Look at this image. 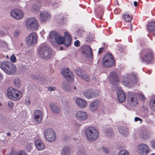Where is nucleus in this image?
<instances>
[{
	"instance_id": "1",
	"label": "nucleus",
	"mask_w": 155,
	"mask_h": 155,
	"mask_svg": "<svg viewBox=\"0 0 155 155\" xmlns=\"http://www.w3.org/2000/svg\"><path fill=\"white\" fill-rule=\"evenodd\" d=\"M141 55V61L147 64L151 63L153 59V55L151 50H143L140 53Z\"/></svg>"
},
{
	"instance_id": "2",
	"label": "nucleus",
	"mask_w": 155,
	"mask_h": 155,
	"mask_svg": "<svg viewBox=\"0 0 155 155\" xmlns=\"http://www.w3.org/2000/svg\"><path fill=\"white\" fill-rule=\"evenodd\" d=\"M1 68L5 72L9 74H13L16 71L15 65L10 61L2 62L1 64Z\"/></svg>"
},
{
	"instance_id": "3",
	"label": "nucleus",
	"mask_w": 155,
	"mask_h": 155,
	"mask_svg": "<svg viewBox=\"0 0 155 155\" xmlns=\"http://www.w3.org/2000/svg\"><path fill=\"white\" fill-rule=\"evenodd\" d=\"M85 132L86 136L89 141H94L98 138L99 132L94 127H91L87 129Z\"/></svg>"
},
{
	"instance_id": "4",
	"label": "nucleus",
	"mask_w": 155,
	"mask_h": 155,
	"mask_svg": "<svg viewBox=\"0 0 155 155\" xmlns=\"http://www.w3.org/2000/svg\"><path fill=\"white\" fill-rule=\"evenodd\" d=\"M39 56L41 58L47 59L52 54V51L50 48L48 46H42L38 51Z\"/></svg>"
},
{
	"instance_id": "5",
	"label": "nucleus",
	"mask_w": 155,
	"mask_h": 155,
	"mask_svg": "<svg viewBox=\"0 0 155 155\" xmlns=\"http://www.w3.org/2000/svg\"><path fill=\"white\" fill-rule=\"evenodd\" d=\"M7 94L9 98L15 101L20 99L22 96L21 92L12 87H9L8 89Z\"/></svg>"
},
{
	"instance_id": "6",
	"label": "nucleus",
	"mask_w": 155,
	"mask_h": 155,
	"mask_svg": "<svg viewBox=\"0 0 155 155\" xmlns=\"http://www.w3.org/2000/svg\"><path fill=\"white\" fill-rule=\"evenodd\" d=\"M103 65L106 68H110L115 64L113 55L110 53L106 54L102 60Z\"/></svg>"
},
{
	"instance_id": "7",
	"label": "nucleus",
	"mask_w": 155,
	"mask_h": 155,
	"mask_svg": "<svg viewBox=\"0 0 155 155\" xmlns=\"http://www.w3.org/2000/svg\"><path fill=\"white\" fill-rule=\"evenodd\" d=\"M51 41L52 42L55 41L59 44H63L64 41V38L61 35L57 32L52 31L49 34Z\"/></svg>"
},
{
	"instance_id": "8",
	"label": "nucleus",
	"mask_w": 155,
	"mask_h": 155,
	"mask_svg": "<svg viewBox=\"0 0 155 155\" xmlns=\"http://www.w3.org/2000/svg\"><path fill=\"white\" fill-rule=\"evenodd\" d=\"M38 25L37 19L34 18H29L26 21V27L30 31L37 30L38 29Z\"/></svg>"
},
{
	"instance_id": "9",
	"label": "nucleus",
	"mask_w": 155,
	"mask_h": 155,
	"mask_svg": "<svg viewBox=\"0 0 155 155\" xmlns=\"http://www.w3.org/2000/svg\"><path fill=\"white\" fill-rule=\"evenodd\" d=\"M44 136L46 140L50 142L53 141L56 138L55 132L50 129L46 130L45 132Z\"/></svg>"
},
{
	"instance_id": "10",
	"label": "nucleus",
	"mask_w": 155,
	"mask_h": 155,
	"mask_svg": "<svg viewBox=\"0 0 155 155\" xmlns=\"http://www.w3.org/2000/svg\"><path fill=\"white\" fill-rule=\"evenodd\" d=\"M38 36L35 32L30 34L26 38L25 41L28 45L33 44L36 42Z\"/></svg>"
},
{
	"instance_id": "11",
	"label": "nucleus",
	"mask_w": 155,
	"mask_h": 155,
	"mask_svg": "<svg viewBox=\"0 0 155 155\" xmlns=\"http://www.w3.org/2000/svg\"><path fill=\"white\" fill-rule=\"evenodd\" d=\"M138 94L132 92L128 93L127 94V99L128 102L131 104H137V96Z\"/></svg>"
},
{
	"instance_id": "12",
	"label": "nucleus",
	"mask_w": 155,
	"mask_h": 155,
	"mask_svg": "<svg viewBox=\"0 0 155 155\" xmlns=\"http://www.w3.org/2000/svg\"><path fill=\"white\" fill-rule=\"evenodd\" d=\"M10 15L13 18L17 20L21 19L23 16L22 12L19 9H12L10 12Z\"/></svg>"
},
{
	"instance_id": "13",
	"label": "nucleus",
	"mask_w": 155,
	"mask_h": 155,
	"mask_svg": "<svg viewBox=\"0 0 155 155\" xmlns=\"http://www.w3.org/2000/svg\"><path fill=\"white\" fill-rule=\"evenodd\" d=\"M62 74L66 79L69 81H74V78L73 73L67 69H64L61 71Z\"/></svg>"
},
{
	"instance_id": "14",
	"label": "nucleus",
	"mask_w": 155,
	"mask_h": 155,
	"mask_svg": "<svg viewBox=\"0 0 155 155\" xmlns=\"http://www.w3.org/2000/svg\"><path fill=\"white\" fill-rule=\"evenodd\" d=\"M149 152V148L144 144H141L138 147V152L140 155H147Z\"/></svg>"
},
{
	"instance_id": "15",
	"label": "nucleus",
	"mask_w": 155,
	"mask_h": 155,
	"mask_svg": "<svg viewBox=\"0 0 155 155\" xmlns=\"http://www.w3.org/2000/svg\"><path fill=\"white\" fill-rule=\"evenodd\" d=\"M81 51L82 54L86 55V57H91L92 51L91 48L88 45H84L81 47Z\"/></svg>"
},
{
	"instance_id": "16",
	"label": "nucleus",
	"mask_w": 155,
	"mask_h": 155,
	"mask_svg": "<svg viewBox=\"0 0 155 155\" xmlns=\"http://www.w3.org/2000/svg\"><path fill=\"white\" fill-rule=\"evenodd\" d=\"M109 78L111 83L114 85H116L119 82L117 74L115 71H112L110 73Z\"/></svg>"
},
{
	"instance_id": "17",
	"label": "nucleus",
	"mask_w": 155,
	"mask_h": 155,
	"mask_svg": "<svg viewBox=\"0 0 155 155\" xmlns=\"http://www.w3.org/2000/svg\"><path fill=\"white\" fill-rule=\"evenodd\" d=\"M87 115L86 113L81 111H78L76 115V118L78 120L83 121L87 119Z\"/></svg>"
},
{
	"instance_id": "18",
	"label": "nucleus",
	"mask_w": 155,
	"mask_h": 155,
	"mask_svg": "<svg viewBox=\"0 0 155 155\" xmlns=\"http://www.w3.org/2000/svg\"><path fill=\"white\" fill-rule=\"evenodd\" d=\"M40 16L41 20L43 22H46L51 17L50 14L45 11L40 12Z\"/></svg>"
},
{
	"instance_id": "19",
	"label": "nucleus",
	"mask_w": 155,
	"mask_h": 155,
	"mask_svg": "<svg viewBox=\"0 0 155 155\" xmlns=\"http://www.w3.org/2000/svg\"><path fill=\"white\" fill-rule=\"evenodd\" d=\"M35 119L37 123H39L41 121L42 119V115L41 111L39 110H37L35 111L34 115Z\"/></svg>"
},
{
	"instance_id": "20",
	"label": "nucleus",
	"mask_w": 155,
	"mask_h": 155,
	"mask_svg": "<svg viewBox=\"0 0 155 155\" xmlns=\"http://www.w3.org/2000/svg\"><path fill=\"white\" fill-rule=\"evenodd\" d=\"M118 99L119 101L122 102L125 101L126 99V94L125 93L121 90H118L117 91Z\"/></svg>"
},
{
	"instance_id": "21",
	"label": "nucleus",
	"mask_w": 155,
	"mask_h": 155,
	"mask_svg": "<svg viewBox=\"0 0 155 155\" xmlns=\"http://www.w3.org/2000/svg\"><path fill=\"white\" fill-rule=\"evenodd\" d=\"M64 37L67 39H64V46L66 47H69L71 43V35L68 33L65 32L64 34Z\"/></svg>"
},
{
	"instance_id": "22",
	"label": "nucleus",
	"mask_w": 155,
	"mask_h": 155,
	"mask_svg": "<svg viewBox=\"0 0 155 155\" xmlns=\"http://www.w3.org/2000/svg\"><path fill=\"white\" fill-rule=\"evenodd\" d=\"M76 102L77 104L81 108H85L87 106V102L85 100L81 98H77L76 101Z\"/></svg>"
},
{
	"instance_id": "23",
	"label": "nucleus",
	"mask_w": 155,
	"mask_h": 155,
	"mask_svg": "<svg viewBox=\"0 0 155 155\" xmlns=\"http://www.w3.org/2000/svg\"><path fill=\"white\" fill-rule=\"evenodd\" d=\"M99 105V101L98 100H96L91 103L89 107L90 110L92 112H94L97 110L98 108Z\"/></svg>"
},
{
	"instance_id": "24",
	"label": "nucleus",
	"mask_w": 155,
	"mask_h": 155,
	"mask_svg": "<svg viewBox=\"0 0 155 155\" xmlns=\"http://www.w3.org/2000/svg\"><path fill=\"white\" fill-rule=\"evenodd\" d=\"M70 87V86L68 81H63L62 84V87L64 91L68 92L70 90H73L72 88Z\"/></svg>"
},
{
	"instance_id": "25",
	"label": "nucleus",
	"mask_w": 155,
	"mask_h": 155,
	"mask_svg": "<svg viewBox=\"0 0 155 155\" xmlns=\"http://www.w3.org/2000/svg\"><path fill=\"white\" fill-rule=\"evenodd\" d=\"M35 143L36 147L39 150H42L45 148L44 144L40 140H36Z\"/></svg>"
},
{
	"instance_id": "26",
	"label": "nucleus",
	"mask_w": 155,
	"mask_h": 155,
	"mask_svg": "<svg viewBox=\"0 0 155 155\" xmlns=\"http://www.w3.org/2000/svg\"><path fill=\"white\" fill-rule=\"evenodd\" d=\"M147 28L150 32L155 31V21L149 22L147 26Z\"/></svg>"
},
{
	"instance_id": "27",
	"label": "nucleus",
	"mask_w": 155,
	"mask_h": 155,
	"mask_svg": "<svg viewBox=\"0 0 155 155\" xmlns=\"http://www.w3.org/2000/svg\"><path fill=\"white\" fill-rule=\"evenodd\" d=\"M50 106L51 108V110L53 112L56 114H58L60 113V109L57 105L53 103H51L50 104Z\"/></svg>"
},
{
	"instance_id": "28",
	"label": "nucleus",
	"mask_w": 155,
	"mask_h": 155,
	"mask_svg": "<svg viewBox=\"0 0 155 155\" xmlns=\"http://www.w3.org/2000/svg\"><path fill=\"white\" fill-rule=\"evenodd\" d=\"M83 95L85 97L90 99L93 97V93L89 90H86L84 92Z\"/></svg>"
},
{
	"instance_id": "29",
	"label": "nucleus",
	"mask_w": 155,
	"mask_h": 155,
	"mask_svg": "<svg viewBox=\"0 0 155 155\" xmlns=\"http://www.w3.org/2000/svg\"><path fill=\"white\" fill-rule=\"evenodd\" d=\"M119 131L121 134H123L125 136H127L129 133L128 129L124 127H120Z\"/></svg>"
},
{
	"instance_id": "30",
	"label": "nucleus",
	"mask_w": 155,
	"mask_h": 155,
	"mask_svg": "<svg viewBox=\"0 0 155 155\" xmlns=\"http://www.w3.org/2000/svg\"><path fill=\"white\" fill-rule=\"evenodd\" d=\"M140 136L141 138L146 140L148 138L149 134L146 131L143 130L140 132Z\"/></svg>"
},
{
	"instance_id": "31",
	"label": "nucleus",
	"mask_w": 155,
	"mask_h": 155,
	"mask_svg": "<svg viewBox=\"0 0 155 155\" xmlns=\"http://www.w3.org/2000/svg\"><path fill=\"white\" fill-rule=\"evenodd\" d=\"M13 83L14 86L17 88H19L21 86L20 80L19 78H14L13 80Z\"/></svg>"
},
{
	"instance_id": "32",
	"label": "nucleus",
	"mask_w": 155,
	"mask_h": 155,
	"mask_svg": "<svg viewBox=\"0 0 155 155\" xmlns=\"http://www.w3.org/2000/svg\"><path fill=\"white\" fill-rule=\"evenodd\" d=\"M10 155H28V154L23 151L16 152L14 150H12L11 152Z\"/></svg>"
},
{
	"instance_id": "33",
	"label": "nucleus",
	"mask_w": 155,
	"mask_h": 155,
	"mask_svg": "<svg viewBox=\"0 0 155 155\" xmlns=\"http://www.w3.org/2000/svg\"><path fill=\"white\" fill-rule=\"evenodd\" d=\"M131 76L130 78L129 79L128 81V85L129 84L132 83H134L136 81V77L135 74L134 73H131L130 74Z\"/></svg>"
},
{
	"instance_id": "34",
	"label": "nucleus",
	"mask_w": 155,
	"mask_h": 155,
	"mask_svg": "<svg viewBox=\"0 0 155 155\" xmlns=\"http://www.w3.org/2000/svg\"><path fill=\"white\" fill-rule=\"evenodd\" d=\"M70 149L68 147H64L62 150L61 153L62 155H69L70 154Z\"/></svg>"
},
{
	"instance_id": "35",
	"label": "nucleus",
	"mask_w": 155,
	"mask_h": 155,
	"mask_svg": "<svg viewBox=\"0 0 155 155\" xmlns=\"http://www.w3.org/2000/svg\"><path fill=\"white\" fill-rule=\"evenodd\" d=\"M151 108L153 111H155V97L151 99L150 103Z\"/></svg>"
},
{
	"instance_id": "36",
	"label": "nucleus",
	"mask_w": 155,
	"mask_h": 155,
	"mask_svg": "<svg viewBox=\"0 0 155 155\" xmlns=\"http://www.w3.org/2000/svg\"><path fill=\"white\" fill-rule=\"evenodd\" d=\"M123 18L125 21L127 22H130L132 19V17L129 15H123Z\"/></svg>"
},
{
	"instance_id": "37",
	"label": "nucleus",
	"mask_w": 155,
	"mask_h": 155,
	"mask_svg": "<svg viewBox=\"0 0 155 155\" xmlns=\"http://www.w3.org/2000/svg\"><path fill=\"white\" fill-rule=\"evenodd\" d=\"M84 70L80 68H78L75 70V72L78 76L81 77L83 74H84Z\"/></svg>"
},
{
	"instance_id": "38",
	"label": "nucleus",
	"mask_w": 155,
	"mask_h": 155,
	"mask_svg": "<svg viewBox=\"0 0 155 155\" xmlns=\"http://www.w3.org/2000/svg\"><path fill=\"white\" fill-rule=\"evenodd\" d=\"M106 134L108 137H111L114 135V132L110 128L107 129L106 130Z\"/></svg>"
},
{
	"instance_id": "39",
	"label": "nucleus",
	"mask_w": 155,
	"mask_h": 155,
	"mask_svg": "<svg viewBox=\"0 0 155 155\" xmlns=\"http://www.w3.org/2000/svg\"><path fill=\"white\" fill-rule=\"evenodd\" d=\"M32 10L34 13L38 12L40 10L39 6L36 4H34L32 9Z\"/></svg>"
},
{
	"instance_id": "40",
	"label": "nucleus",
	"mask_w": 155,
	"mask_h": 155,
	"mask_svg": "<svg viewBox=\"0 0 155 155\" xmlns=\"http://www.w3.org/2000/svg\"><path fill=\"white\" fill-rule=\"evenodd\" d=\"M81 77L82 78L84 79L87 81H89L90 80L89 76L88 74H85L84 73V74H83V75L81 76Z\"/></svg>"
},
{
	"instance_id": "41",
	"label": "nucleus",
	"mask_w": 155,
	"mask_h": 155,
	"mask_svg": "<svg viewBox=\"0 0 155 155\" xmlns=\"http://www.w3.org/2000/svg\"><path fill=\"white\" fill-rule=\"evenodd\" d=\"M118 155H129V154L127 150H122L119 152Z\"/></svg>"
},
{
	"instance_id": "42",
	"label": "nucleus",
	"mask_w": 155,
	"mask_h": 155,
	"mask_svg": "<svg viewBox=\"0 0 155 155\" xmlns=\"http://www.w3.org/2000/svg\"><path fill=\"white\" fill-rule=\"evenodd\" d=\"M33 144L31 143L30 142L27 143L26 144L27 149L28 151L29 152L32 149V146Z\"/></svg>"
},
{
	"instance_id": "43",
	"label": "nucleus",
	"mask_w": 155,
	"mask_h": 155,
	"mask_svg": "<svg viewBox=\"0 0 155 155\" xmlns=\"http://www.w3.org/2000/svg\"><path fill=\"white\" fill-rule=\"evenodd\" d=\"M10 60L13 63H15L16 61V59L15 56L12 55L10 57Z\"/></svg>"
},
{
	"instance_id": "44",
	"label": "nucleus",
	"mask_w": 155,
	"mask_h": 155,
	"mask_svg": "<svg viewBox=\"0 0 155 155\" xmlns=\"http://www.w3.org/2000/svg\"><path fill=\"white\" fill-rule=\"evenodd\" d=\"M137 96H138L140 99L142 100H144L145 99V97L142 94H137Z\"/></svg>"
},
{
	"instance_id": "45",
	"label": "nucleus",
	"mask_w": 155,
	"mask_h": 155,
	"mask_svg": "<svg viewBox=\"0 0 155 155\" xmlns=\"http://www.w3.org/2000/svg\"><path fill=\"white\" fill-rule=\"evenodd\" d=\"M20 31L19 30H16L14 32V35L15 37H17L19 35Z\"/></svg>"
},
{
	"instance_id": "46",
	"label": "nucleus",
	"mask_w": 155,
	"mask_h": 155,
	"mask_svg": "<svg viewBox=\"0 0 155 155\" xmlns=\"http://www.w3.org/2000/svg\"><path fill=\"white\" fill-rule=\"evenodd\" d=\"M80 43L78 40L74 42V45L76 47H78L80 45Z\"/></svg>"
},
{
	"instance_id": "47",
	"label": "nucleus",
	"mask_w": 155,
	"mask_h": 155,
	"mask_svg": "<svg viewBox=\"0 0 155 155\" xmlns=\"http://www.w3.org/2000/svg\"><path fill=\"white\" fill-rule=\"evenodd\" d=\"M151 146L152 147L155 149V140H153L151 142Z\"/></svg>"
},
{
	"instance_id": "48",
	"label": "nucleus",
	"mask_w": 155,
	"mask_h": 155,
	"mask_svg": "<svg viewBox=\"0 0 155 155\" xmlns=\"http://www.w3.org/2000/svg\"><path fill=\"white\" fill-rule=\"evenodd\" d=\"M134 120L135 122H137L138 121H140V123H141L142 122V120L140 118L137 117H136L135 118Z\"/></svg>"
},
{
	"instance_id": "49",
	"label": "nucleus",
	"mask_w": 155,
	"mask_h": 155,
	"mask_svg": "<svg viewBox=\"0 0 155 155\" xmlns=\"http://www.w3.org/2000/svg\"><path fill=\"white\" fill-rule=\"evenodd\" d=\"M33 79L35 80H39L40 78V76L39 75H37L33 76Z\"/></svg>"
},
{
	"instance_id": "50",
	"label": "nucleus",
	"mask_w": 155,
	"mask_h": 155,
	"mask_svg": "<svg viewBox=\"0 0 155 155\" xmlns=\"http://www.w3.org/2000/svg\"><path fill=\"white\" fill-rule=\"evenodd\" d=\"M25 102L26 104L29 105L30 103V101L28 98H26L25 99Z\"/></svg>"
},
{
	"instance_id": "51",
	"label": "nucleus",
	"mask_w": 155,
	"mask_h": 155,
	"mask_svg": "<svg viewBox=\"0 0 155 155\" xmlns=\"http://www.w3.org/2000/svg\"><path fill=\"white\" fill-rule=\"evenodd\" d=\"M8 106L10 107H13L14 106V103L11 102V101H9L8 102Z\"/></svg>"
},
{
	"instance_id": "52",
	"label": "nucleus",
	"mask_w": 155,
	"mask_h": 155,
	"mask_svg": "<svg viewBox=\"0 0 155 155\" xmlns=\"http://www.w3.org/2000/svg\"><path fill=\"white\" fill-rule=\"evenodd\" d=\"M104 49V48H101L99 49L98 51V53L99 54H101L103 51V50Z\"/></svg>"
},
{
	"instance_id": "53",
	"label": "nucleus",
	"mask_w": 155,
	"mask_h": 155,
	"mask_svg": "<svg viewBox=\"0 0 155 155\" xmlns=\"http://www.w3.org/2000/svg\"><path fill=\"white\" fill-rule=\"evenodd\" d=\"M70 88H72L73 90H71V91H74V90H75L76 89V87L75 86H70Z\"/></svg>"
},
{
	"instance_id": "54",
	"label": "nucleus",
	"mask_w": 155,
	"mask_h": 155,
	"mask_svg": "<svg viewBox=\"0 0 155 155\" xmlns=\"http://www.w3.org/2000/svg\"><path fill=\"white\" fill-rule=\"evenodd\" d=\"M104 151L105 153H107L108 152V149L106 148H103Z\"/></svg>"
},
{
	"instance_id": "55",
	"label": "nucleus",
	"mask_w": 155,
	"mask_h": 155,
	"mask_svg": "<svg viewBox=\"0 0 155 155\" xmlns=\"http://www.w3.org/2000/svg\"><path fill=\"white\" fill-rule=\"evenodd\" d=\"M48 91H52L54 90L53 89V88H52L51 87H50L48 88Z\"/></svg>"
},
{
	"instance_id": "56",
	"label": "nucleus",
	"mask_w": 155,
	"mask_h": 155,
	"mask_svg": "<svg viewBox=\"0 0 155 155\" xmlns=\"http://www.w3.org/2000/svg\"><path fill=\"white\" fill-rule=\"evenodd\" d=\"M134 5L135 7H136L137 6V4H138L137 2L136 1H135L134 2Z\"/></svg>"
},
{
	"instance_id": "57",
	"label": "nucleus",
	"mask_w": 155,
	"mask_h": 155,
	"mask_svg": "<svg viewBox=\"0 0 155 155\" xmlns=\"http://www.w3.org/2000/svg\"><path fill=\"white\" fill-rule=\"evenodd\" d=\"M7 135L8 136H10V134L9 132H8L7 133Z\"/></svg>"
},
{
	"instance_id": "58",
	"label": "nucleus",
	"mask_w": 155,
	"mask_h": 155,
	"mask_svg": "<svg viewBox=\"0 0 155 155\" xmlns=\"http://www.w3.org/2000/svg\"><path fill=\"white\" fill-rule=\"evenodd\" d=\"M60 49L61 50H62L63 49V48L62 47H60Z\"/></svg>"
},
{
	"instance_id": "59",
	"label": "nucleus",
	"mask_w": 155,
	"mask_h": 155,
	"mask_svg": "<svg viewBox=\"0 0 155 155\" xmlns=\"http://www.w3.org/2000/svg\"><path fill=\"white\" fill-rule=\"evenodd\" d=\"M69 76H70V75H69V74H67V75L66 76L70 77Z\"/></svg>"
},
{
	"instance_id": "60",
	"label": "nucleus",
	"mask_w": 155,
	"mask_h": 155,
	"mask_svg": "<svg viewBox=\"0 0 155 155\" xmlns=\"http://www.w3.org/2000/svg\"><path fill=\"white\" fill-rule=\"evenodd\" d=\"M98 16L100 17V19H101V18H102V17H101V16H99H99Z\"/></svg>"
},
{
	"instance_id": "61",
	"label": "nucleus",
	"mask_w": 155,
	"mask_h": 155,
	"mask_svg": "<svg viewBox=\"0 0 155 155\" xmlns=\"http://www.w3.org/2000/svg\"><path fill=\"white\" fill-rule=\"evenodd\" d=\"M101 12H101V14L102 15H103V11H101Z\"/></svg>"
},
{
	"instance_id": "62",
	"label": "nucleus",
	"mask_w": 155,
	"mask_h": 155,
	"mask_svg": "<svg viewBox=\"0 0 155 155\" xmlns=\"http://www.w3.org/2000/svg\"><path fill=\"white\" fill-rule=\"evenodd\" d=\"M2 77V75L0 74V78H1Z\"/></svg>"
},
{
	"instance_id": "63",
	"label": "nucleus",
	"mask_w": 155,
	"mask_h": 155,
	"mask_svg": "<svg viewBox=\"0 0 155 155\" xmlns=\"http://www.w3.org/2000/svg\"><path fill=\"white\" fill-rule=\"evenodd\" d=\"M151 155H155V153H153L151 154Z\"/></svg>"
},
{
	"instance_id": "64",
	"label": "nucleus",
	"mask_w": 155,
	"mask_h": 155,
	"mask_svg": "<svg viewBox=\"0 0 155 155\" xmlns=\"http://www.w3.org/2000/svg\"><path fill=\"white\" fill-rule=\"evenodd\" d=\"M130 30H132V26L130 28Z\"/></svg>"
}]
</instances>
